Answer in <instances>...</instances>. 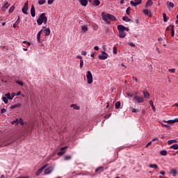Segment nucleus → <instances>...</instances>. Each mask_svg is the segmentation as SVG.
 <instances>
[{
    "mask_svg": "<svg viewBox=\"0 0 178 178\" xmlns=\"http://www.w3.org/2000/svg\"><path fill=\"white\" fill-rule=\"evenodd\" d=\"M71 106L72 108H74V109H76V111H79V109H80V106H77L76 104H72V105H71Z\"/></svg>",
    "mask_w": 178,
    "mask_h": 178,
    "instance_id": "nucleus-34",
    "label": "nucleus"
},
{
    "mask_svg": "<svg viewBox=\"0 0 178 178\" xmlns=\"http://www.w3.org/2000/svg\"><path fill=\"white\" fill-rule=\"evenodd\" d=\"M48 5H52L54 3V0H47Z\"/></svg>",
    "mask_w": 178,
    "mask_h": 178,
    "instance_id": "nucleus-49",
    "label": "nucleus"
},
{
    "mask_svg": "<svg viewBox=\"0 0 178 178\" xmlns=\"http://www.w3.org/2000/svg\"><path fill=\"white\" fill-rule=\"evenodd\" d=\"M47 166H48V164L44 165L43 167H42L40 169H39L35 172V175L36 176H40V175H41V173H42L44 172V170L47 168Z\"/></svg>",
    "mask_w": 178,
    "mask_h": 178,
    "instance_id": "nucleus-9",
    "label": "nucleus"
},
{
    "mask_svg": "<svg viewBox=\"0 0 178 178\" xmlns=\"http://www.w3.org/2000/svg\"><path fill=\"white\" fill-rule=\"evenodd\" d=\"M149 168H151L152 169H158V165H156V164H150L149 165Z\"/></svg>",
    "mask_w": 178,
    "mask_h": 178,
    "instance_id": "nucleus-30",
    "label": "nucleus"
},
{
    "mask_svg": "<svg viewBox=\"0 0 178 178\" xmlns=\"http://www.w3.org/2000/svg\"><path fill=\"white\" fill-rule=\"evenodd\" d=\"M158 140H159V138H154L152 139V141H158Z\"/></svg>",
    "mask_w": 178,
    "mask_h": 178,
    "instance_id": "nucleus-64",
    "label": "nucleus"
},
{
    "mask_svg": "<svg viewBox=\"0 0 178 178\" xmlns=\"http://www.w3.org/2000/svg\"><path fill=\"white\" fill-rule=\"evenodd\" d=\"M20 106H22V104L18 103L17 104L11 106L10 109H15V108H20Z\"/></svg>",
    "mask_w": 178,
    "mask_h": 178,
    "instance_id": "nucleus-22",
    "label": "nucleus"
},
{
    "mask_svg": "<svg viewBox=\"0 0 178 178\" xmlns=\"http://www.w3.org/2000/svg\"><path fill=\"white\" fill-rule=\"evenodd\" d=\"M165 40V38H160L158 39V41H159V42L163 41Z\"/></svg>",
    "mask_w": 178,
    "mask_h": 178,
    "instance_id": "nucleus-57",
    "label": "nucleus"
},
{
    "mask_svg": "<svg viewBox=\"0 0 178 178\" xmlns=\"http://www.w3.org/2000/svg\"><path fill=\"white\" fill-rule=\"evenodd\" d=\"M81 55H83L84 56H86L87 55V52L86 51H81Z\"/></svg>",
    "mask_w": 178,
    "mask_h": 178,
    "instance_id": "nucleus-56",
    "label": "nucleus"
},
{
    "mask_svg": "<svg viewBox=\"0 0 178 178\" xmlns=\"http://www.w3.org/2000/svg\"><path fill=\"white\" fill-rule=\"evenodd\" d=\"M143 95H144L145 98L149 99L150 95H149V92H148V91H144L143 92Z\"/></svg>",
    "mask_w": 178,
    "mask_h": 178,
    "instance_id": "nucleus-26",
    "label": "nucleus"
},
{
    "mask_svg": "<svg viewBox=\"0 0 178 178\" xmlns=\"http://www.w3.org/2000/svg\"><path fill=\"white\" fill-rule=\"evenodd\" d=\"M143 13L144 15H147V16H149V17H151V16H152V13H151L150 11H148V10H144Z\"/></svg>",
    "mask_w": 178,
    "mask_h": 178,
    "instance_id": "nucleus-21",
    "label": "nucleus"
},
{
    "mask_svg": "<svg viewBox=\"0 0 178 178\" xmlns=\"http://www.w3.org/2000/svg\"><path fill=\"white\" fill-rule=\"evenodd\" d=\"M47 22H48V18H47L45 13H42L37 19V23L38 26H41V24H42L43 23H44V24H47Z\"/></svg>",
    "mask_w": 178,
    "mask_h": 178,
    "instance_id": "nucleus-2",
    "label": "nucleus"
},
{
    "mask_svg": "<svg viewBox=\"0 0 178 178\" xmlns=\"http://www.w3.org/2000/svg\"><path fill=\"white\" fill-rule=\"evenodd\" d=\"M93 5H95V6H99L101 1H99V0H93Z\"/></svg>",
    "mask_w": 178,
    "mask_h": 178,
    "instance_id": "nucleus-24",
    "label": "nucleus"
},
{
    "mask_svg": "<svg viewBox=\"0 0 178 178\" xmlns=\"http://www.w3.org/2000/svg\"><path fill=\"white\" fill-rule=\"evenodd\" d=\"M129 111H131L132 113L138 112V111L137 109L133 108V106L129 107Z\"/></svg>",
    "mask_w": 178,
    "mask_h": 178,
    "instance_id": "nucleus-38",
    "label": "nucleus"
},
{
    "mask_svg": "<svg viewBox=\"0 0 178 178\" xmlns=\"http://www.w3.org/2000/svg\"><path fill=\"white\" fill-rule=\"evenodd\" d=\"M44 3H45V0H39L38 1L39 5H44Z\"/></svg>",
    "mask_w": 178,
    "mask_h": 178,
    "instance_id": "nucleus-45",
    "label": "nucleus"
},
{
    "mask_svg": "<svg viewBox=\"0 0 178 178\" xmlns=\"http://www.w3.org/2000/svg\"><path fill=\"white\" fill-rule=\"evenodd\" d=\"M94 49H95V51H99V47H98V46H95V47H94Z\"/></svg>",
    "mask_w": 178,
    "mask_h": 178,
    "instance_id": "nucleus-59",
    "label": "nucleus"
},
{
    "mask_svg": "<svg viewBox=\"0 0 178 178\" xmlns=\"http://www.w3.org/2000/svg\"><path fill=\"white\" fill-rule=\"evenodd\" d=\"M171 26L172 25L166 28V31H169L170 30H172V28L170 29V27H172Z\"/></svg>",
    "mask_w": 178,
    "mask_h": 178,
    "instance_id": "nucleus-58",
    "label": "nucleus"
},
{
    "mask_svg": "<svg viewBox=\"0 0 178 178\" xmlns=\"http://www.w3.org/2000/svg\"><path fill=\"white\" fill-rule=\"evenodd\" d=\"M165 123H168V124H173V123H178V118H175V120H164Z\"/></svg>",
    "mask_w": 178,
    "mask_h": 178,
    "instance_id": "nucleus-10",
    "label": "nucleus"
},
{
    "mask_svg": "<svg viewBox=\"0 0 178 178\" xmlns=\"http://www.w3.org/2000/svg\"><path fill=\"white\" fill-rule=\"evenodd\" d=\"M54 169L55 168L53 165H51L44 170V175H51V173L54 172Z\"/></svg>",
    "mask_w": 178,
    "mask_h": 178,
    "instance_id": "nucleus-6",
    "label": "nucleus"
},
{
    "mask_svg": "<svg viewBox=\"0 0 178 178\" xmlns=\"http://www.w3.org/2000/svg\"><path fill=\"white\" fill-rule=\"evenodd\" d=\"M170 175H172V176H173V177H176V175H177V170L171 169L170 170Z\"/></svg>",
    "mask_w": 178,
    "mask_h": 178,
    "instance_id": "nucleus-16",
    "label": "nucleus"
},
{
    "mask_svg": "<svg viewBox=\"0 0 178 178\" xmlns=\"http://www.w3.org/2000/svg\"><path fill=\"white\" fill-rule=\"evenodd\" d=\"M171 35L172 37H175V26L171 25Z\"/></svg>",
    "mask_w": 178,
    "mask_h": 178,
    "instance_id": "nucleus-29",
    "label": "nucleus"
},
{
    "mask_svg": "<svg viewBox=\"0 0 178 178\" xmlns=\"http://www.w3.org/2000/svg\"><path fill=\"white\" fill-rule=\"evenodd\" d=\"M176 143H177V140L176 139L170 140L168 141V145H172V144H175Z\"/></svg>",
    "mask_w": 178,
    "mask_h": 178,
    "instance_id": "nucleus-25",
    "label": "nucleus"
},
{
    "mask_svg": "<svg viewBox=\"0 0 178 178\" xmlns=\"http://www.w3.org/2000/svg\"><path fill=\"white\" fill-rule=\"evenodd\" d=\"M168 71H169L170 73H175V72H176V69H175V68L169 69Z\"/></svg>",
    "mask_w": 178,
    "mask_h": 178,
    "instance_id": "nucleus-48",
    "label": "nucleus"
},
{
    "mask_svg": "<svg viewBox=\"0 0 178 178\" xmlns=\"http://www.w3.org/2000/svg\"><path fill=\"white\" fill-rule=\"evenodd\" d=\"M105 119H109L111 118V114H107L104 116Z\"/></svg>",
    "mask_w": 178,
    "mask_h": 178,
    "instance_id": "nucleus-53",
    "label": "nucleus"
},
{
    "mask_svg": "<svg viewBox=\"0 0 178 178\" xmlns=\"http://www.w3.org/2000/svg\"><path fill=\"white\" fill-rule=\"evenodd\" d=\"M160 154L162 155L163 156H166V155H168V151H166V150H161L160 152Z\"/></svg>",
    "mask_w": 178,
    "mask_h": 178,
    "instance_id": "nucleus-28",
    "label": "nucleus"
},
{
    "mask_svg": "<svg viewBox=\"0 0 178 178\" xmlns=\"http://www.w3.org/2000/svg\"><path fill=\"white\" fill-rule=\"evenodd\" d=\"M113 54H114L115 55H116V54H118V47H113Z\"/></svg>",
    "mask_w": 178,
    "mask_h": 178,
    "instance_id": "nucleus-44",
    "label": "nucleus"
},
{
    "mask_svg": "<svg viewBox=\"0 0 178 178\" xmlns=\"http://www.w3.org/2000/svg\"><path fill=\"white\" fill-rule=\"evenodd\" d=\"M94 30H98V25H95L94 27H93Z\"/></svg>",
    "mask_w": 178,
    "mask_h": 178,
    "instance_id": "nucleus-63",
    "label": "nucleus"
},
{
    "mask_svg": "<svg viewBox=\"0 0 178 178\" xmlns=\"http://www.w3.org/2000/svg\"><path fill=\"white\" fill-rule=\"evenodd\" d=\"M19 23H20V17H18V19H17V21L14 23L13 27L14 29H16V27H17V25L19 24Z\"/></svg>",
    "mask_w": 178,
    "mask_h": 178,
    "instance_id": "nucleus-20",
    "label": "nucleus"
},
{
    "mask_svg": "<svg viewBox=\"0 0 178 178\" xmlns=\"http://www.w3.org/2000/svg\"><path fill=\"white\" fill-rule=\"evenodd\" d=\"M18 123H19V124H21V126H23V124H24V122L23 121V120L22 118H19L18 120Z\"/></svg>",
    "mask_w": 178,
    "mask_h": 178,
    "instance_id": "nucleus-41",
    "label": "nucleus"
},
{
    "mask_svg": "<svg viewBox=\"0 0 178 178\" xmlns=\"http://www.w3.org/2000/svg\"><path fill=\"white\" fill-rule=\"evenodd\" d=\"M154 5V3L152 2V0H148L146 2L145 8H148L149 6H152Z\"/></svg>",
    "mask_w": 178,
    "mask_h": 178,
    "instance_id": "nucleus-19",
    "label": "nucleus"
},
{
    "mask_svg": "<svg viewBox=\"0 0 178 178\" xmlns=\"http://www.w3.org/2000/svg\"><path fill=\"white\" fill-rule=\"evenodd\" d=\"M72 159V156L68 155L65 156V161H70Z\"/></svg>",
    "mask_w": 178,
    "mask_h": 178,
    "instance_id": "nucleus-42",
    "label": "nucleus"
},
{
    "mask_svg": "<svg viewBox=\"0 0 178 178\" xmlns=\"http://www.w3.org/2000/svg\"><path fill=\"white\" fill-rule=\"evenodd\" d=\"M8 8H9V4L8 3V2H6V3H4V5L2 6V10H6V9H8Z\"/></svg>",
    "mask_w": 178,
    "mask_h": 178,
    "instance_id": "nucleus-27",
    "label": "nucleus"
},
{
    "mask_svg": "<svg viewBox=\"0 0 178 178\" xmlns=\"http://www.w3.org/2000/svg\"><path fill=\"white\" fill-rule=\"evenodd\" d=\"M151 144H152V141L149 142V143L146 145V147H149V145H151Z\"/></svg>",
    "mask_w": 178,
    "mask_h": 178,
    "instance_id": "nucleus-62",
    "label": "nucleus"
},
{
    "mask_svg": "<svg viewBox=\"0 0 178 178\" xmlns=\"http://www.w3.org/2000/svg\"><path fill=\"white\" fill-rule=\"evenodd\" d=\"M118 30L119 31L120 38H124V37H126V32H124V28H123V25H118Z\"/></svg>",
    "mask_w": 178,
    "mask_h": 178,
    "instance_id": "nucleus-3",
    "label": "nucleus"
},
{
    "mask_svg": "<svg viewBox=\"0 0 178 178\" xmlns=\"http://www.w3.org/2000/svg\"><path fill=\"white\" fill-rule=\"evenodd\" d=\"M5 97H6L7 99H13L12 98V95H10V93H7L5 95Z\"/></svg>",
    "mask_w": 178,
    "mask_h": 178,
    "instance_id": "nucleus-32",
    "label": "nucleus"
},
{
    "mask_svg": "<svg viewBox=\"0 0 178 178\" xmlns=\"http://www.w3.org/2000/svg\"><path fill=\"white\" fill-rule=\"evenodd\" d=\"M86 79H87V83L88 84H92V74L91 73V71H88L86 74Z\"/></svg>",
    "mask_w": 178,
    "mask_h": 178,
    "instance_id": "nucleus-4",
    "label": "nucleus"
},
{
    "mask_svg": "<svg viewBox=\"0 0 178 178\" xmlns=\"http://www.w3.org/2000/svg\"><path fill=\"white\" fill-rule=\"evenodd\" d=\"M15 95H16V92L11 93V98H13H13H15Z\"/></svg>",
    "mask_w": 178,
    "mask_h": 178,
    "instance_id": "nucleus-52",
    "label": "nucleus"
},
{
    "mask_svg": "<svg viewBox=\"0 0 178 178\" xmlns=\"http://www.w3.org/2000/svg\"><path fill=\"white\" fill-rule=\"evenodd\" d=\"M37 40H38V42H40V43L42 42V41H41V35L40 33L37 34Z\"/></svg>",
    "mask_w": 178,
    "mask_h": 178,
    "instance_id": "nucleus-35",
    "label": "nucleus"
},
{
    "mask_svg": "<svg viewBox=\"0 0 178 178\" xmlns=\"http://www.w3.org/2000/svg\"><path fill=\"white\" fill-rule=\"evenodd\" d=\"M104 170H105V168H104V166L99 167L95 170V173H97V175H99V173H102V172H104Z\"/></svg>",
    "mask_w": 178,
    "mask_h": 178,
    "instance_id": "nucleus-11",
    "label": "nucleus"
},
{
    "mask_svg": "<svg viewBox=\"0 0 178 178\" xmlns=\"http://www.w3.org/2000/svg\"><path fill=\"white\" fill-rule=\"evenodd\" d=\"M15 124H19V120L16 119L15 120H13L12 122V124H15Z\"/></svg>",
    "mask_w": 178,
    "mask_h": 178,
    "instance_id": "nucleus-46",
    "label": "nucleus"
},
{
    "mask_svg": "<svg viewBox=\"0 0 178 178\" xmlns=\"http://www.w3.org/2000/svg\"><path fill=\"white\" fill-rule=\"evenodd\" d=\"M126 13L130 15V8H127L126 10Z\"/></svg>",
    "mask_w": 178,
    "mask_h": 178,
    "instance_id": "nucleus-51",
    "label": "nucleus"
},
{
    "mask_svg": "<svg viewBox=\"0 0 178 178\" xmlns=\"http://www.w3.org/2000/svg\"><path fill=\"white\" fill-rule=\"evenodd\" d=\"M31 15L32 17H35V8H34V5H32L31 7Z\"/></svg>",
    "mask_w": 178,
    "mask_h": 178,
    "instance_id": "nucleus-12",
    "label": "nucleus"
},
{
    "mask_svg": "<svg viewBox=\"0 0 178 178\" xmlns=\"http://www.w3.org/2000/svg\"><path fill=\"white\" fill-rule=\"evenodd\" d=\"M79 1L82 6H87V4L88 3V0H79Z\"/></svg>",
    "mask_w": 178,
    "mask_h": 178,
    "instance_id": "nucleus-14",
    "label": "nucleus"
},
{
    "mask_svg": "<svg viewBox=\"0 0 178 178\" xmlns=\"http://www.w3.org/2000/svg\"><path fill=\"white\" fill-rule=\"evenodd\" d=\"M29 10V1H26L24 5V7L22 8V13L24 15H29V13L27 12Z\"/></svg>",
    "mask_w": 178,
    "mask_h": 178,
    "instance_id": "nucleus-8",
    "label": "nucleus"
},
{
    "mask_svg": "<svg viewBox=\"0 0 178 178\" xmlns=\"http://www.w3.org/2000/svg\"><path fill=\"white\" fill-rule=\"evenodd\" d=\"M129 45H130V47H132L133 48H134L136 47V44H134V43H133V42H129Z\"/></svg>",
    "mask_w": 178,
    "mask_h": 178,
    "instance_id": "nucleus-50",
    "label": "nucleus"
},
{
    "mask_svg": "<svg viewBox=\"0 0 178 178\" xmlns=\"http://www.w3.org/2000/svg\"><path fill=\"white\" fill-rule=\"evenodd\" d=\"M13 10H15V6H12L11 7H10V8L8 10V13H12L13 12Z\"/></svg>",
    "mask_w": 178,
    "mask_h": 178,
    "instance_id": "nucleus-36",
    "label": "nucleus"
},
{
    "mask_svg": "<svg viewBox=\"0 0 178 178\" xmlns=\"http://www.w3.org/2000/svg\"><path fill=\"white\" fill-rule=\"evenodd\" d=\"M167 6H168V9H172V8H175V4L170 1H168Z\"/></svg>",
    "mask_w": 178,
    "mask_h": 178,
    "instance_id": "nucleus-18",
    "label": "nucleus"
},
{
    "mask_svg": "<svg viewBox=\"0 0 178 178\" xmlns=\"http://www.w3.org/2000/svg\"><path fill=\"white\" fill-rule=\"evenodd\" d=\"M160 175H162L163 176L165 175V171H160Z\"/></svg>",
    "mask_w": 178,
    "mask_h": 178,
    "instance_id": "nucleus-61",
    "label": "nucleus"
},
{
    "mask_svg": "<svg viewBox=\"0 0 178 178\" xmlns=\"http://www.w3.org/2000/svg\"><path fill=\"white\" fill-rule=\"evenodd\" d=\"M141 1L142 0H137L136 1H131L130 3L133 6H137V5H140V3H141Z\"/></svg>",
    "mask_w": 178,
    "mask_h": 178,
    "instance_id": "nucleus-13",
    "label": "nucleus"
},
{
    "mask_svg": "<svg viewBox=\"0 0 178 178\" xmlns=\"http://www.w3.org/2000/svg\"><path fill=\"white\" fill-rule=\"evenodd\" d=\"M172 149H178V144H174L170 147Z\"/></svg>",
    "mask_w": 178,
    "mask_h": 178,
    "instance_id": "nucleus-31",
    "label": "nucleus"
},
{
    "mask_svg": "<svg viewBox=\"0 0 178 178\" xmlns=\"http://www.w3.org/2000/svg\"><path fill=\"white\" fill-rule=\"evenodd\" d=\"M134 100L136 101V102H138V104H143L144 102V97L138 95H136L134 97Z\"/></svg>",
    "mask_w": 178,
    "mask_h": 178,
    "instance_id": "nucleus-7",
    "label": "nucleus"
},
{
    "mask_svg": "<svg viewBox=\"0 0 178 178\" xmlns=\"http://www.w3.org/2000/svg\"><path fill=\"white\" fill-rule=\"evenodd\" d=\"M120 108V102H117L115 103V109H119Z\"/></svg>",
    "mask_w": 178,
    "mask_h": 178,
    "instance_id": "nucleus-40",
    "label": "nucleus"
},
{
    "mask_svg": "<svg viewBox=\"0 0 178 178\" xmlns=\"http://www.w3.org/2000/svg\"><path fill=\"white\" fill-rule=\"evenodd\" d=\"M3 102H4V104H8V101L6 97H3Z\"/></svg>",
    "mask_w": 178,
    "mask_h": 178,
    "instance_id": "nucleus-47",
    "label": "nucleus"
},
{
    "mask_svg": "<svg viewBox=\"0 0 178 178\" xmlns=\"http://www.w3.org/2000/svg\"><path fill=\"white\" fill-rule=\"evenodd\" d=\"M83 66H84V61L83 60H80V69H83Z\"/></svg>",
    "mask_w": 178,
    "mask_h": 178,
    "instance_id": "nucleus-43",
    "label": "nucleus"
},
{
    "mask_svg": "<svg viewBox=\"0 0 178 178\" xmlns=\"http://www.w3.org/2000/svg\"><path fill=\"white\" fill-rule=\"evenodd\" d=\"M44 31L46 35H49L51 34V29H49V28H46L44 29Z\"/></svg>",
    "mask_w": 178,
    "mask_h": 178,
    "instance_id": "nucleus-23",
    "label": "nucleus"
},
{
    "mask_svg": "<svg viewBox=\"0 0 178 178\" xmlns=\"http://www.w3.org/2000/svg\"><path fill=\"white\" fill-rule=\"evenodd\" d=\"M152 108L153 109L154 112L156 111V108H155V106L152 105Z\"/></svg>",
    "mask_w": 178,
    "mask_h": 178,
    "instance_id": "nucleus-60",
    "label": "nucleus"
},
{
    "mask_svg": "<svg viewBox=\"0 0 178 178\" xmlns=\"http://www.w3.org/2000/svg\"><path fill=\"white\" fill-rule=\"evenodd\" d=\"M15 83L19 86H21V87H23V86H24V83H23V81H16Z\"/></svg>",
    "mask_w": 178,
    "mask_h": 178,
    "instance_id": "nucleus-39",
    "label": "nucleus"
},
{
    "mask_svg": "<svg viewBox=\"0 0 178 178\" xmlns=\"http://www.w3.org/2000/svg\"><path fill=\"white\" fill-rule=\"evenodd\" d=\"M122 20L124 22H130V18H129V17H127V16H125V17H122Z\"/></svg>",
    "mask_w": 178,
    "mask_h": 178,
    "instance_id": "nucleus-37",
    "label": "nucleus"
},
{
    "mask_svg": "<svg viewBox=\"0 0 178 178\" xmlns=\"http://www.w3.org/2000/svg\"><path fill=\"white\" fill-rule=\"evenodd\" d=\"M81 31L83 33H87V31H88V26H87V25L81 26Z\"/></svg>",
    "mask_w": 178,
    "mask_h": 178,
    "instance_id": "nucleus-17",
    "label": "nucleus"
},
{
    "mask_svg": "<svg viewBox=\"0 0 178 178\" xmlns=\"http://www.w3.org/2000/svg\"><path fill=\"white\" fill-rule=\"evenodd\" d=\"M163 17L164 22H168V20H169V17H168V16H166V13H163Z\"/></svg>",
    "mask_w": 178,
    "mask_h": 178,
    "instance_id": "nucleus-33",
    "label": "nucleus"
},
{
    "mask_svg": "<svg viewBox=\"0 0 178 178\" xmlns=\"http://www.w3.org/2000/svg\"><path fill=\"white\" fill-rule=\"evenodd\" d=\"M6 112V110L5 108H1V113H5Z\"/></svg>",
    "mask_w": 178,
    "mask_h": 178,
    "instance_id": "nucleus-55",
    "label": "nucleus"
},
{
    "mask_svg": "<svg viewBox=\"0 0 178 178\" xmlns=\"http://www.w3.org/2000/svg\"><path fill=\"white\" fill-rule=\"evenodd\" d=\"M102 16L104 22H105L106 24H111V22H109V20H112L113 22H115L116 20L115 16H114L112 14L106 13L105 12H103L102 13Z\"/></svg>",
    "mask_w": 178,
    "mask_h": 178,
    "instance_id": "nucleus-1",
    "label": "nucleus"
},
{
    "mask_svg": "<svg viewBox=\"0 0 178 178\" xmlns=\"http://www.w3.org/2000/svg\"><path fill=\"white\" fill-rule=\"evenodd\" d=\"M65 149H66V147H62L60 152L58 153V155H59V156H62V155L65 154Z\"/></svg>",
    "mask_w": 178,
    "mask_h": 178,
    "instance_id": "nucleus-15",
    "label": "nucleus"
},
{
    "mask_svg": "<svg viewBox=\"0 0 178 178\" xmlns=\"http://www.w3.org/2000/svg\"><path fill=\"white\" fill-rule=\"evenodd\" d=\"M122 29H124V31H129V28L124 27V26H122Z\"/></svg>",
    "mask_w": 178,
    "mask_h": 178,
    "instance_id": "nucleus-54",
    "label": "nucleus"
},
{
    "mask_svg": "<svg viewBox=\"0 0 178 178\" xmlns=\"http://www.w3.org/2000/svg\"><path fill=\"white\" fill-rule=\"evenodd\" d=\"M108 55L105 51H102L101 54L98 56L99 59L100 60H105V59H108Z\"/></svg>",
    "mask_w": 178,
    "mask_h": 178,
    "instance_id": "nucleus-5",
    "label": "nucleus"
}]
</instances>
